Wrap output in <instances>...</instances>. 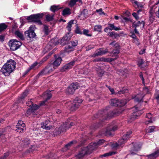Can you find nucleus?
Masks as SVG:
<instances>
[{"label":"nucleus","mask_w":159,"mask_h":159,"mask_svg":"<svg viewBox=\"0 0 159 159\" xmlns=\"http://www.w3.org/2000/svg\"><path fill=\"white\" fill-rule=\"evenodd\" d=\"M28 93V91L27 90H25L24 92L23 93V94L21 95L20 97L19 98L18 101L19 102H20V100H22L23 99L25 98L27 96Z\"/></svg>","instance_id":"obj_40"},{"label":"nucleus","mask_w":159,"mask_h":159,"mask_svg":"<svg viewBox=\"0 0 159 159\" xmlns=\"http://www.w3.org/2000/svg\"><path fill=\"white\" fill-rule=\"evenodd\" d=\"M101 49L100 48L99 50H100V51H98V52H96V53H94L93 54L92 56V57H96L98 56H101L102 55V51L101 50Z\"/></svg>","instance_id":"obj_50"},{"label":"nucleus","mask_w":159,"mask_h":159,"mask_svg":"<svg viewBox=\"0 0 159 159\" xmlns=\"http://www.w3.org/2000/svg\"><path fill=\"white\" fill-rule=\"evenodd\" d=\"M155 97L157 100L159 99V90H157L155 94Z\"/></svg>","instance_id":"obj_57"},{"label":"nucleus","mask_w":159,"mask_h":159,"mask_svg":"<svg viewBox=\"0 0 159 159\" xmlns=\"http://www.w3.org/2000/svg\"><path fill=\"white\" fill-rule=\"evenodd\" d=\"M109 30H115L116 31L119 30H120V29L119 27H116L114 26V24H110L109 23L108 24Z\"/></svg>","instance_id":"obj_21"},{"label":"nucleus","mask_w":159,"mask_h":159,"mask_svg":"<svg viewBox=\"0 0 159 159\" xmlns=\"http://www.w3.org/2000/svg\"><path fill=\"white\" fill-rule=\"evenodd\" d=\"M16 62L11 59L7 60L2 67L0 72L5 76H10L11 73L14 70L16 67Z\"/></svg>","instance_id":"obj_1"},{"label":"nucleus","mask_w":159,"mask_h":159,"mask_svg":"<svg viewBox=\"0 0 159 159\" xmlns=\"http://www.w3.org/2000/svg\"><path fill=\"white\" fill-rule=\"evenodd\" d=\"M25 37L30 39H33L36 36L34 31L31 30H29L25 31Z\"/></svg>","instance_id":"obj_17"},{"label":"nucleus","mask_w":159,"mask_h":159,"mask_svg":"<svg viewBox=\"0 0 159 159\" xmlns=\"http://www.w3.org/2000/svg\"><path fill=\"white\" fill-rule=\"evenodd\" d=\"M25 124L23 123V122L21 120L18 121V124L16 126V127H25Z\"/></svg>","instance_id":"obj_44"},{"label":"nucleus","mask_w":159,"mask_h":159,"mask_svg":"<svg viewBox=\"0 0 159 159\" xmlns=\"http://www.w3.org/2000/svg\"><path fill=\"white\" fill-rule=\"evenodd\" d=\"M102 8H100L99 9H97L96 11V12L99 13L100 15H102V14H104V12L102 11Z\"/></svg>","instance_id":"obj_58"},{"label":"nucleus","mask_w":159,"mask_h":159,"mask_svg":"<svg viewBox=\"0 0 159 159\" xmlns=\"http://www.w3.org/2000/svg\"><path fill=\"white\" fill-rule=\"evenodd\" d=\"M116 152H109L107 153L101 155V157H106L108 156H111L112 155H114L116 154Z\"/></svg>","instance_id":"obj_35"},{"label":"nucleus","mask_w":159,"mask_h":159,"mask_svg":"<svg viewBox=\"0 0 159 159\" xmlns=\"http://www.w3.org/2000/svg\"><path fill=\"white\" fill-rule=\"evenodd\" d=\"M44 15V14L43 13L34 14L27 16L26 20L30 22H33L37 23L38 25H42V23L40 19L43 18Z\"/></svg>","instance_id":"obj_3"},{"label":"nucleus","mask_w":159,"mask_h":159,"mask_svg":"<svg viewBox=\"0 0 159 159\" xmlns=\"http://www.w3.org/2000/svg\"><path fill=\"white\" fill-rule=\"evenodd\" d=\"M159 156V150L148 156V159H154Z\"/></svg>","instance_id":"obj_19"},{"label":"nucleus","mask_w":159,"mask_h":159,"mask_svg":"<svg viewBox=\"0 0 159 159\" xmlns=\"http://www.w3.org/2000/svg\"><path fill=\"white\" fill-rule=\"evenodd\" d=\"M54 15H47L46 16V19L47 21H52L53 20V17Z\"/></svg>","instance_id":"obj_41"},{"label":"nucleus","mask_w":159,"mask_h":159,"mask_svg":"<svg viewBox=\"0 0 159 159\" xmlns=\"http://www.w3.org/2000/svg\"><path fill=\"white\" fill-rule=\"evenodd\" d=\"M55 70L53 66L50 63H49L39 73L37 76H42L49 74Z\"/></svg>","instance_id":"obj_7"},{"label":"nucleus","mask_w":159,"mask_h":159,"mask_svg":"<svg viewBox=\"0 0 159 159\" xmlns=\"http://www.w3.org/2000/svg\"><path fill=\"white\" fill-rule=\"evenodd\" d=\"M9 45L11 50L14 51L20 47L22 45V43L16 39H12L9 41Z\"/></svg>","instance_id":"obj_9"},{"label":"nucleus","mask_w":159,"mask_h":159,"mask_svg":"<svg viewBox=\"0 0 159 159\" xmlns=\"http://www.w3.org/2000/svg\"><path fill=\"white\" fill-rule=\"evenodd\" d=\"M155 128V126H153L149 127L148 129V133H151L153 132Z\"/></svg>","instance_id":"obj_52"},{"label":"nucleus","mask_w":159,"mask_h":159,"mask_svg":"<svg viewBox=\"0 0 159 159\" xmlns=\"http://www.w3.org/2000/svg\"><path fill=\"white\" fill-rule=\"evenodd\" d=\"M48 56H46L44 57L39 62H38L39 66H40L45 62L48 58Z\"/></svg>","instance_id":"obj_37"},{"label":"nucleus","mask_w":159,"mask_h":159,"mask_svg":"<svg viewBox=\"0 0 159 159\" xmlns=\"http://www.w3.org/2000/svg\"><path fill=\"white\" fill-rule=\"evenodd\" d=\"M7 27V25L4 23L0 24V32L5 30Z\"/></svg>","instance_id":"obj_38"},{"label":"nucleus","mask_w":159,"mask_h":159,"mask_svg":"<svg viewBox=\"0 0 159 159\" xmlns=\"http://www.w3.org/2000/svg\"><path fill=\"white\" fill-rule=\"evenodd\" d=\"M126 140L125 139H123V138L122 137V139H120L118 141V144L119 146H121L123 144H124Z\"/></svg>","instance_id":"obj_47"},{"label":"nucleus","mask_w":159,"mask_h":159,"mask_svg":"<svg viewBox=\"0 0 159 159\" xmlns=\"http://www.w3.org/2000/svg\"><path fill=\"white\" fill-rule=\"evenodd\" d=\"M149 13V17L150 22L152 23L154 20H155V17L154 11L152 9H151L150 10Z\"/></svg>","instance_id":"obj_18"},{"label":"nucleus","mask_w":159,"mask_h":159,"mask_svg":"<svg viewBox=\"0 0 159 159\" xmlns=\"http://www.w3.org/2000/svg\"><path fill=\"white\" fill-rule=\"evenodd\" d=\"M74 143H76V142L75 141H72L66 144L65 146L66 148H68Z\"/></svg>","instance_id":"obj_56"},{"label":"nucleus","mask_w":159,"mask_h":159,"mask_svg":"<svg viewBox=\"0 0 159 159\" xmlns=\"http://www.w3.org/2000/svg\"><path fill=\"white\" fill-rule=\"evenodd\" d=\"M61 8L58 5H53L51 7L50 9L51 11L54 12Z\"/></svg>","instance_id":"obj_25"},{"label":"nucleus","mask_w":159,"mask_h":159,"mask_svg":"<svg viewBox=\"0 0 159 159\" xmlns=\"http://www.w3.org/2000/svg\"><path fill=\"white\" fill-rule=\"evenodd\" d=\"M75 33L77 34H83L82 32L81 31L80 28L78 26H77L76 27L75 30Z\"/></svg>","instance_id":"obj_49"},{"label":"nucleus","mask_w":159,"mask_h":159,"mask_svg":"<svg viewBox=\"0 0 159 159\" xmlns=\"http://www.w3.org/2000/svg\"><path fill=\"white\" fill-rule=\"evenodd\" d=\"M44 94V95H46L47 97V98L46 99L47 100L50 99L52 97V94L50 93H45Z\"/></svg>","instance_id":"obj_51"},{"label":"nucleus","mask_w":159,"mask_h":159,"mask_svg":"<svg viewBox=\"0 0 159 159\" xmlns=\"http://www.w3.org/2000/svg\"><path fill=\"white\" fill-rule=\"evenodd\" d=\"M43 31L45 34L46 35H48L50 32L49 30L48 27L46 25H44Z\"/></svg>","instance_id":"obj_43"},{"label":"nucleus","mask_w":159,"mask_h":159,"mask_svg":"<svg viewBox=\"0 0 159 159\" xmlns=\"http://www.w3.org/2000/svg\"><path fill=\"white\" fill-rule=\"evenodd\" d=\"M144 62L142 59H141L139 61L138 63V66L139 67H142V65L143 64Z\"/></svg>","instance_id":"obj_63"},{"label":"nucleus","mask_w":159,"mask_h":159,"mask_svg":"<svg viewBox=\"0 0 159 159\" xmlns=\"http://www.w3.org/2000/svg\"><path fill=\"white\" fill-rule=\"evenodd\" d=\"M139 76L140 78L141 79L143 83H144V79L143 77V73L142 72H140L139 73Z\"/></svg>","instance_id":"obj_62"},{"label":"nucleus","mask_w":159,"mask_h":159,"mask_svg":"<svg viewBox=\"0 0 159 159\" xmlns=\"http://www.w3.org/2000/svg\"><path fill=\"white\" fill-rule=\"evenodd\" d=\"M66 125V124H64L61 125L59 128H57L56 133L57 134H60L65 132L66 129L70 128V127H67Z\"/></svg>","instance_id":"obj_14"},{"label":"nucleus","mask_w":159,"mask_h":159,"mask_svg":"<svg viewBox=\"0 0 159 159\" xmlns=\"http://www.w3.org/2000/svg\"><path fill=\"white\" fill-rule=\"evenodd\" d=\"M119 146V145L118 143H115L112 144L111 145V147L112 148H116Z\"/></svg>","instance_id":"obj_64"},{"label":"nucleus","mask_w":159,"mask_h":159,"mask_svg":"<svg viewBox=\"0 0 159 159\" xmlns=\"http://www.w3.org/2000/svg\"><path fill=\"white\" fill-rule=\"evenodd\" d=\"M116 58H108L107 59H106L105 60H103L104 61H107V62H111L112 61L114 60H115L116 59Z\"/></svg>","instance_id":"obj_59"},{"label":"nucleus","mask_w":159,"mask_h":159,"mask_svg":"<svg viewBox=\"0 0 159 159\" xmlns=\"http://www.w3.org/2000/svg\"><path fill=\"white\" fill-rule=\"evenodd\" d=\"M39 107V105L33 104L31 108H29L27 111V112L29 113L31 112L33 113L34 112V111L38 109Z\"/></svg>","instance_id":"obj_20"},{"label":"nucleus","mask_w":159,"mask_h":159,"mask_svg":"<svg viewBox=\"0 0 159 159\" xmlns=\"http://www.w3.org/2000/svg\"><path fill=\"white\" fill-rule=\"evenodd\" d=\"M71 11L70 9L68 8H65L62 11V15L63 16L69 15L71 14Z\"/></svg>","instance_id":"obj_24"},{"label":"nucleus","mask_w":159,"mask_h":159,"mask_svg":"<svg viewBox=\"0 0 159 159\" xmlns=\"http://www.w3.org/2000/svg\"><path fill=\"white\" fill-rule=\"evenodd\" d=\"M116 49H114L111 52H110V53L111 54L112 57L116 56L119 53L120 51L119 49L116 48Z\"/></svg>","instance_id":"obj_29"},{"label":"nucleus","mask_w":159,"mask_h":159,"mask_svg":"<svg viewBox=\"0 0 159 159\" xmlns=\"http://www.w3.org/2000/svg\"><path fill=\"white\" fill-rule=\"evenodd\" d=\"M16 131L17 132H18L19 133H22L23 131H24L25 130V127H16Z\"/></svg>","instance_id":"obj_39"},{"label":"nucleus","mask_w":159,"mask_h":159,"mask_svg":"<svg viewBox=\"0 0 159 159\" xmlns=\"http://www.w3.org/2000/svg\"><path fill=\"white\" fill-rule=\"evenodd\" d=\"M132 134V131L131 130H129V131L127 132L123 136V139H124L126 141L130 137V135Z\"/></svg>","instance_id":"obj_28"},{"label":"nucleus","mask_w":159,"mask_h":159,"mask_svg":"<svg viewBox=\"0 0 159 159\" xmlns=\"http://www.w3.org/2000/svg\"><path fill=\"white\" fill-rule=\"evenodd\" d=\"M26 105H27V106H28V107H31L32 106L33 104V102L31 101V100H30V101H28L26 102Z\"/></svg>","instance_id":"obj_60"},{"label":"nucleus","mask_w":159,"mask_h":159,"mask_svg":"<svg viewBox=\"0 0 159 159\" xmlns=\"http://www.w3.org/2000/svg\"><path fill=\"white\" fill-rule=\"evenodd\" d=\"M126 101L125 100H119L118 102V107H121L124 106L126 104Z\"/></svg>","instance_id":"obj_34"},{"label":"nucleus","mask_w":159,"mask_h":159,"mask_svg":"<svg viewBox=\"0 0 159 159\" xmlns=\"http://www.w3.org/2000/svg\"><path fill=\"white\" fill-rule=\"evenodd\" d=\"M123 111L121 110H114L111 112L108 113L107 109H103L98 111V114L95 115L96 118H100L102 120H106L110 117L114 116H117L121 113Z\"/></svg>","instance_id":"obj_2"},{"label":"nucleus","mask_w":159,"mask_h":159,"mask_svg":"<svg viewBox=\"0 0 159 159\" xmlns=\"http://www.w3.org/2000/svg\"><path fill=\"white\" fill-rule=\"evenodd\" d=\"M77 2H79L82 3L81 0H70L69 3V5L70 7H72L74 6Z\"/></svg>","instance_id":"obj_30"},{"label":"nucleus","mask_w":159,"mask_h":159,"mask_svg":"<svg viewBox=\"0 0 159 159\" xmlns=\"http://www.w3.org/2000/svg\"><path fill=\"white\" fill-rule=\"evenodd\" d=\"M89 32V31L88 30L84 29L83 30V34L87 36L91 37L92 36V35L91 34H88Z\"/></svg>","instance_id":"obj_45"},{"label":"nucleus","mask_w":159,"mask_h":159,"mask_svg":"<svg viewBox=\"0 0 159 159\" xmlns=\"http://www.w3.org/2000/svg\"><path fill=\"white\" fill-rule=\"evenodd\" d=\"M117 129V127L116 125L114 126H110L105 130L102 133V134L106 136L111 135L112 134V132L114 131Z\"/></svg>","instance_id":"obj_11"},{"label":"nucleus","mask_w":159,"mask_h":159,"mask_svg":"<svg viewBox=\"0 0 159 159\" xmlns=\"http://www.w3.org/2000/svg\"><path fill=\"white\" fill-rule=\"evenodd\" d=\"M72 37V34L69 32L67 34L63 37L64 39L66 40L68 43L69 42L70 40L71 37Z\"/></svg>","instance_id":"obj_31"},{"label":"nucleus","mask_w":159,"mask_h":159,"mask_svg":"<svg viewBox=\"0 0 159 159\" xmlns=\"http://www.w3.org/2000/svg\"><path fill=\"white\" fill-rule=\"evenodd\" d=\"M81 15L83 17V19H85L89 16L88 13V10L86 9H84L83 10L81 13Z\"/></svg>","instance_id":"obj_22"},{"label":"nucleus","mask_w":159,"mask_h":159,"mask_svg":"<svg viewBox=\"0 0 159 159\" xmlns=\"http://www.w3.org/2000/svg\"><path fill=\"white\" fill-rule=\"evenodd\" d=\"M75 62V60H73L70 62L66 64L61 68V71L64 72L71 68L74 65Z\"/></svg>","instance_id":"obj_13"},{"label":"nucleus","mask_w":159,"mask_h":159,"mask_svg":"<svg viewBox=\"0 0 159 159\" xmlns=\"http://www.w3.org/2000/svg\"><path fill=\"white\" fill-rule=\"evenodd\" d=\"M134 100L136 102H143V100L142 98H139L138 97L135 98Z\"/></svg>","instance_id":"obj_61"},{"label":"nucleus","mask_w":159,"mask_h":159,"mask_svg":"<svg viewBox=\"0 0 159 159\" xmlns=\"http://www.w3.org/2000/svg\"><path fill=\"white\" fill-rule=\"evenodd\" d=\"M15 35L20 38L22 40H24V37L23 34L18 30H16L15 32Z\"/></svg>","instance_id":"obj_27"},{"label":"nucleus","mask_w":159,"mask_h":159,"mask_svg":"<svg viewBox=\"0 0 159 159\" xmlns=\"http://www.w3.org/2000/svg\"><path fill=\"white\" fill-rule=\"evenodd\" d=\"M131 2L136 4L139 8H142L143 7V5L141 3L136 1L135 0H131Z\"/></svg>","instance_id":"obj_36"},{"label":"nucleus","mask_w":159,"mask_h":159,"mask_svg":"<svg viewBox=\"0 0 159 159\" xmlns=\"http://www.w3.org/2000/svg\"><path fill=\"white\" fill-rule=\"evenodd\" d=\"M102 27L101 25H96L94 26L93 30L94 31L100 32L101 31Z\"/></svg>","instance_id":"obj_42"},{"label":"nucleus","mask_w":159,"mask_h":159,"mask_svg":"<svg viewBox=\"0 0 159 159\" xmlns=\"http://www.w3.org/2000/svg\"><path fill=\"white\" fill-rule=\"evenodd\" d=\"M105 142V141L104 139H100L96 143H90L89 144L90 150L93 151L98 146L102 145Z\"/></svg>","instance_id":"obj_12"},{"label":"nucleus","mask_w":159,"mask_h":159,"mask_svg":"<svg viewBox=\"0 0 159 159\" xmlns=\"http://www.w3.org/2000/svg\"><path fill=\"white\" fill-rule=\"evenodd\" d=\"M141 145L138 143H132L129 145V152L130 154L134 155L136 154L137 152L140 150L141 148Z\"/></svg>","instance_id":"obj_8"},{"label":"nucleus","mask_w":159,"mask_h":159,"mask_svg":"<svg viewBox=\"0 0 159 159\" xmlns=\"http://www.w3.org/2000/svg\"><path fill=\"white\" fill-rule=\"evenodd\" d=\"M89 145L86 147L81 148L79 151L78 153L75 156L77 159H82L86 155L88 154H90L93 151L90 150Z\"/></svg>","instance_id":"obj_5"},{"label":"nucleus","mask_w":159,"mask_h":159,"mask_svg":"<svg viewBox=\"0 0 159 159\" xmlns=\"http://www.w3.org/2000/svg\"><path fill=\"white\" fill-rule=\"evenodd\" d=\"M38 64H39L38 62L37 61H35L30 66L29 68V70H30L31 69H33L34 67L37 66Z\"/></svg>","instance_id":"obj_54"},{"label":"nucleus","mask_w":159,"mask_h":159,"mask_svg":"<svg viewBox=\"0 0 159 159\" xmlns=\"http://www.w3.org/2000/svg\"><path fill=\"white\" fill-rule=\"evenodd\" d=\"M74 20H71L67 24V25L66 28L68 30L69 32L71 30V27L72 25L74 24Z\"/></svg>","instance_id":"obj_33"},{"label":"nucleus","mask_w":159,"mask_h":159,"mask_svg":"<svg viewBox=\"0 0 159 159\" xmlns=\"http://www.w3.org/2000/svg\"><path fill=\"white\" fill-rule=\"evenodd\" d=\"M131 34L130 35V37L134 39L133 42L138 43L139 42V39L137 38L136 36L133 32L131 33Z\"/></svg>","instance_id":"obj_32"},{"label":"nucleus","mask_w":159,"mask_h":159,"mask_svg":"<svg viewBox=\"0 0 159 159\" xmlns=\"http://www.w3.org/2000/svg\"><path fill=\"white\" fill-rule=\"evenodd\" d=\"M70 43H71L72 46H68L67 47H66L64 49L65 52L69 53L72 50L71 49L73 48V47H75L77 46L78 44V41L76 40L72 41Z\"/></svg>","instance_id":"obj_15"},{"label":"nucleus","mask_w":159,"mask_h":159,"mask_svg":"<svg viewBox=\"0 0 159 159\" xmlns=\"http://www.w3.org/2000/svg\"><path fill=\"white\" fill-rule=\"evenodd\" d=\"M55 56L56 55H55L54 57L56 59L55 61L52 63H50L51 65L53 66V67L55 69L60 66L62 60L61 57L56 58Z\"/></svg>","instance_id":"obj_16"},{"label":"nucleus","mask_w":159,"mask_h":159,"mask_svg":"<svg viewBox=\"0 0 159 159\" xmlns=\"http://www.w3.org/2000/svg\"><path fill=\"white\" fill-rule=\"evenodd\" d=\"M79 83L77 82L72 83L66 89V93L68 94H73L75 90L78 88Z\"/></svg>","instance_id":"obj_10"},{"label":"nucleus","mask_w":159,"mask_h":159,"mask_svg":"<svg viewBox=\"0 0 159 159\" xmlns=\"http://www.w3.org/2000/svg\"><path fill=\"white\" fill-rule=\"evenodd\" d=\"M60 42L61 43V44L62 45H65L68 43L66 40L65 39H64L63 37L60 40Z\"/></svg>","instance_id":"obj_53"},{"label":"nucleus","mask_w":159,"mask_h":159,"mask_svg":"<svg viewBox=\"0 0 159 159\" xmlns=\"http://www.w3.org/2000/svg\"><path fill=\"white\" fill-rule=\"evenodd\" d=\"M109 45L112 46L113 47L116 48L117 47H119V44L117 43L115 41H114L110 43L109 44Z\"/></svg>","instance_id":"obj_46"},{"label":"nucleus","mask_w":159,"mask_h":159,"mask_svg":"<svg viewBox=\"0 0 159 159\" xmlns=\"http://www.w3.org/2000/svg\"><path fill=\"white\" fill-rule=\"evenodd\" d=\"M83 100L78 97L76 98L74 100L73 103H71L70 102H68L66 103L67 105L68 104L69 108L72 111L76 110L79 108V106L81 104Z\"/></svg>","instance_id":"obj_4"},{"label":"nucleus","mask_w":159,"mask_h":159,"mask_svg":"<svg viewBox=\"0 0 159 159\" xmlns=\"http://www.w3.org/2000/svg\"><path fill=\"white\" fill-rule=\"evenodd\" d=\"M146 117L148 119H150L148 120V122L149 123H150L152 122V121L151 119V118H152V116L151 113H149L147 114L146 115Z\"/></svg>","instance_id":"obj_48"},{"label":"nucleus","mask_w":159,"mask_h":159,"mask_svg":"<svg viewBox=\"0 0 159 159\" xmlns=\"http://www.w3.org/2000/svg\"><path fill=\"white\" fill-rule=\"evenodd\" d=\"M48 123V121H46L45 122L41 123V126L43 129H45L47 130H49L52 128V126L47 125Z\"/></svg>","instance_id":"obj_23"},{"label":"nucleus","mask_w":159,"mask_h":159,"mask_svg":"<svg viewBox=\"0 0 159 159\" xmlns=\"http://www.w3.org/2000/svg\"><path fill=\"white\" fill-rule=\"evenodd\" d=\"M118 101L119 100L116 98L111 99V100L110 104L112 106L118 107Z\"/></svg>","instance_id":"obj_26"},{"label":"nucleus","mask_w":159,"mask_h":159,"mask_svg":"<svg viewBox=\"0 0 159 159\" xmlns=\"http://www.w3.org/2000/svg\"><path fill=\"white\" fill-rule=\"evenodd\" d=\"M132 109L134 112L132 113V114L129 117L130 119L128 120L129 122H131L137 118V116H140L143 113L140 108H139L138 105L135 106L132 108Z\"/></svg>","instance_id":"obj_6"},{"label":"nucleus","mask_w":159,"mask_h":159,"mask_svg":"<svg viewBox=\"0 0 159 159\" xmlns=\"http://www.w3.org/2000/svg\"><path fill=\"white\" fill-rule=\"evenodd\" d=\"M143 23V24H144V22L142 21L141 22L139 21H138L137 23L134 24V25L135 27V28H136L137 26H140L141 24Z\"/></svg>","instance_id":"obj_55"}]
</instances>
